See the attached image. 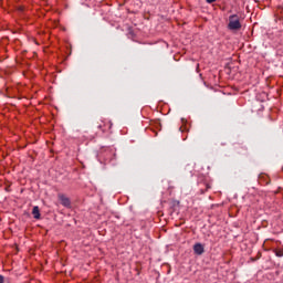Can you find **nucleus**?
<instances>
[{
  "label": "nucleus",
  "instance_id": "obj_5",
  "mask_svg": "<svg viewBox=\"0 0 283 283\" xmlns=\"http://www.w3.org/2000/svg\"><path fill=\"white\" fill-rule=\"evenodd\" d=\"M274 253H275L276 258H283V249H276V250H274Z\"/></svg>",
  "mask_w": 283,
  "mask_h": 283
},
{
  "label": "nucleus",
  "instance_id": "obj_2",
  "mask_svg": "<svg viewBox=\"0 0 283 283\" xmlns=\"http://www.w3.org/2000/svg\"><path fill=\"white\" fill-rule=\"evenodd\" d=\"M59 200L63 207H72V202L70 201V198L65 197L64 195H59Z\"/></svg>",
  "mask_w": 283,
  "mask_h": 283
},
{
  "label": "nucleus",
  "instance_id": "obj_6",
  "mask_svg": "<svg viewBox=\"0 0 283 283\" xmlns=\"http://www.w3.org/2000/svg\"><path fill=\"white\" fill-rule=\"evenodd\" d=\"M207 3H216V0H206Z\"/></svg>",
  "mask_w": 283,
  "mask_h": 283
},
{
  "label": "nucleus",
  "instance_id": "obj_7",
  "mask_svg": "<svg viewBox=\"0 0 283 283\" xmlns=\"http://www.w3.org/2000/svg\"><path fill=\"white\" fill-rule=\"evenodd\" d=\"M3 282H4L3 275H0V283H3Z\"/></svg>",
  "mask_w": 283,
  "mask_h": 283
},
{
  "label": "nucleus",
  "instance_id": "obj_3",
  "mask_svg": "<svg viewBox=\"0 0 283 283\" xmlns=\"http://www.w3.org/2000/svg\"><path fill=\"white\" fill-rule=\"evenodd\" d=\"M193 252L196 255H202V253H205V245H202V243H196L193 245Z\"/></svg>",
  "mask_w": 283,
  "mask_h": 283
},
{
  "label": "nucleus",
  "instance_id": "obj_8",
  "mask_svg": "<svg viewBox=\"0 0 283 283\" xmlns=\"http://www.w3.org/2000/svg\"><path fill=\"white\" fill-rule=\"evenodd\" d=\"M179 132H184V130H182V127L179 128Z\"/></svg>",
  "mask_w": 283,
  "mask_h": 283
},
{
  "label": "nucleus",
  "instance_id": "obj_4",
  "mask_svg": "<svg viewBox=\"0 0 283 283\" xmlns=\"http://www.w3.org/2000/svg\"><path fill=\"white\" fill-rule=\"evenodd\" d=\"M32 216L35 220H41V210L39 209V206L33 207Z\"/></svg>",
  "mask_w": 283,
  "mask_h": 283
},
{
  "label": "nucleus",
  "instance_id": "obj_1",
  "mask_svg": "<svg viewBox=\"0 0 283 283\" xmlns=\"http://www.w3.org/2000/svg\"><path fill=\"white\" fill-rule=\"evenodd\" d=\"M228 29L232 31H238L242 29V23H240V17H238V14H232L229 17Z\"/></svg>",
  "mask_w": 283,
  "mask_h": 283
}]
</instances>
